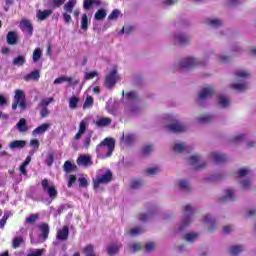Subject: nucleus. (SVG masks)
Segmentation results:
<instances>
[{"label":"nucleus","mask_w":256,"mask_h":256,"mask_svg":"<svg viewBox=\"0 0 256 256\" xmlns=\"http://www.w3.org/2000/svg\"><path fill=\"white\" fill-rule=\"evenodd\" d=\"M75 5H77V0H69L64 5V12L65 13H73V9H75Z\"/></svg>","instance_id":"obj_27"},{"label":"nucleus","mask_w":256,"mask_h":256,"mask_svg":"<svg viewBox=\"0 0 256 256\" xmlns=\"http://www.w3.org/2000/svg\"><path fill=\"white\" fill-rule=\"evenodd\" d=\"M119 253V245L112 243L107 247V254L110 256L117 255Z\"/></svg>","instance_id":"obj_29"},{"label":"nucleus","mask_w":256,"mask_h":256,"mask_svg":"<svg viewBox=\"0 0 256 256\" xmlns=\"http://www.w3.org/2000/svg\"><path fill=\"white\" fill-rule=\"evenodd\" d=\"M85 131H87V123H85V121H81L79 124L78 132L83 134Z\"/></svg>","instance_id":"obj_58"},{"label":"nucleus","mask_w":256,"mask_h":256,"mask_svg":"<svg viewBox=\"0 0 256 256\" xmlns=\"http://www.w3.org/2000/svg\"><path fill=\"white\" fill-rule=\"evenodd\" d=\"M9 217H11V212H4L3 217L0 219V229H5V225H7V219H9Z\"/></svg>","instance_id":"obj_37"},{"label":"nucleus","mask_w":256,"mask_h":256,"mask_svg":"<svg viewBox=\"0 0 256 256\" xmlns=\"http://www.w3.org/2000/svg\"><path fill=\"white\" fill-rule=\"evenodd\" d=\"M56 239L58 241H67L69 239V226H63L61 230H58Z\"/></svg>","instance_id":"obj_13"},{"label":"nucleus","mask_w":256,"mask_h":256,"mask_svg":"<svg viewBox=\"0 0 256 256\" xmlns=\"http://www.w3.org/2000/svg\"><path fill=\"white\" fill-rule=\"evenodd\" d=\"M112 179H113V173H111V170H108L102 176L96 177V179L93 181V187L94 189H99V186L101 184L111 183Z\"/></svg>","instance_id":"obj_5"},{"label":"nucleus","mask_w":256,"mask_h":256,"mask_svg":"<svg viewBox=\"0 0 256 256\" xmlns=\"http://www.w3.org/2000/svg\"><path fill=\"white\" fill-rule=\"evenodd\" d=\"M40 235L39 239H42V241H47L49 239V224L47 223H41L38 226Z\"/></svg>","instance_id":"obj_11"},{"label":"nucleus","mask_w":256,"mask_h":256,"mask_svg":"<svg viewBox=\"0 0 256 256\" xmlns=\"http://www.w3.org/2000/svg\"><path fill=\"white\" fill-rule=\"evenodd\" d=\"M218 104L222 107H229V99H227L226 97H220L218 99Z\"/></svg>","instance_id":"obj_52"},{"label":"nucleus","mask_w":256,"mask_h":256,"mask_svg":"<svg viewBox=\"0 0 256 256\" xmlns=\"http://www.w3.org/2000/svg\"><path fill=\"white\" fill-rule=\"evenodd\" d=\"M151 151H153V146L148 145L145 146L144 148H142L141 154L145 156L149 155L151 153Z\"/></svg>","instance_id":"obj_54"},{"label":"nucleus","mask_w":256,"mask_h":256,"mask_svg":"<svg viewBox=\"0 0 256 256\" xmlns=\"http://www.w3.org/2000/svg\"><path fill=\"white\" fill-rule=\"evenodd\" d=\"M185 213L187 214V217L182 221V225L180 226L179 230L182 231V229H185L187 225L191 223V217H193V209L191 208V205L185 206Z\"/></svg>","instance_id":"obj_10"},{"label":"nucleus","mask_w":256,"mask_h":256,"mask_svg":"<svg viewBox=\"0 0 256 256\" xmlns=\"http://www.w3.org/2000/svg\"><path fill=\"white\" fill-rule=\"evenodd\" d=\"M178 186H179L180 189H183L184 191H187V193L191 192V187H189V182H187V180L178 181Z\"/></svg>","instance_id":"obj_38"},{"label":"nucleus","mask_w":256,"mask_h":256,"mask_svg":"<svg viewBox=\"0 0 256 256\" xmlns=\"http://www.w3.org/2000/svg\"><path fill=\"white\" fill-rule=\"evenodd\" d=\"M23 243H25V239H23V236H16L12 240V248L19 249V247H21Z\"/></svg>","instance_id":"obj_26"},{"label":"nucleus","mask_w":256,"mask_h":256,"mask_svg":"<svg viewBox=\"0 0 256 256\" xmlns=\"http://www.w3.org/2000/svg\"><path fill=\"white\" fill-rule=\"evenodd\" d=\"M249 169L248 168H242L238 171L239 177H245L246 175H249Z\"/></svg>","instance_id":"obj_62"},{"label":"nucleus","mask_w":256,"mask_h":256,"mask_svg":"<svg viewBox=\"0 0 256 256\" xmlns=\"http://www.w3.org/2000/svg\"><path fill=\"white\" fill-rule=\"evenodd\" d=\"M55 163V155L53 153H49L47 158H46V165L48 167H51Z\"/></svg>","instance_id":"obj_49"},{"label":"nucleus","mask_w":256,"mask_h":256,"mask_svg":"<svg viewBox=\"0 0 256 256\" xmlns=\"http://www.w3.org/2000/svg\"><path fill=\"white\" fill-rule=\"evenodd\" d=\"M139 92L137 90H129L126 92V97H138Z\"/></svg>","instance_id":"obj_64"},{"label":"nucleus","mask_w":256,"mask_h":256,"mask_svg":"<svg viewBox=\"0 0 256 256\" xmlns=\"http://www.w3.org/2000/svg\"><path fill=\"white\" fill-rule=\"evenodd\" d=\"M115 151V139L114 138H105L96 146V153L100 157L104 155L105 158L111 157Z\"/></svg>","instance_id":"obj_1"},{"label":"nucleus","mask_w":256,"mask_h":256,"mask_svg":"<svg viewBox=\"0 0 256 256\" xmlns=\"http://www.w3.org/2000/svg\"><path fill=\"white\" fill-rule=\"evenodd\" d=\"M41 185H42L43 191H46V193L52 199V201L57 199V195H58L57 188H55L54 185L49 186V179L44 178L41 181Z\"/></svg>","instance_id":"obj_6"},{"label":"nucleus","mask_w":256,"mask_h":256,"mask_svg":"<svg viewBox=\"0 0 256 256\" xmlns=\"http://www.w3.org/2000/svg\"><path fill=\"white\" fill-rule=\"evenodd\" d=\"M190 165H197L199 163V156L193 155L188 158Z\"/></svg>","instance_id":"obj_56"},{"label":"nucleus","mask_w":256,"mask_h":256,"mask_svg":"<svg viewBox=\"0 0 256 256\" xmlns=\"http://www.w3.org/2000/svg\"><path fill=\"white\" fill-rule=\"evenodd\" d=\"M172 150L175 153H183V151H185V144L183 143L174 144L172 147Z\"/></svg>","instance_id":"obj_43"},{"label":"nucleus","mask_w":256,"mask_h":256,"mask_svg":"<svg viewBox=\"0 0 256 256\" xmlns=\"http://www.w3.org/2000/svg\"><path fill=\"white\" fill-rule=\"evenodd\" d=\"M27 145V141L25 140H14L9 143L10 149H23Z\"/></svg>","instance_id":"obj_19"},{"label":"nucleus","mask_w":256,"mask_h":256,"mask_svg":"<svg viewBox=\"0 0 256 256\" xmlns=\"http://www.w3.org/2000/svg\"><path fill=\"white\" fill-rule=\"evenodd\" d=\"M6 41L8 45H15L17 43V33L9 32L6 36Z\"/></svg>","instance_id":"obj_31"},{"label":"nucleus","mask_w":256,"mask_h":256,"mask_svg":"<svg viewBox=\"0 0 256 256\" xmlns=\"http://www.w3.org/2000/svg\"><path fill=\"white\" fill-rule=\"evenodd\" d=\"M117 81H119V74H117V67H113L107 74L104 85L107 89H111L112 87H115Z\"/></svg>","instance_id":"obj_3"},{"label":"nucleus","mask_w":256,"mask_h":256,"mask_svg":"<svg viewBox=\"0 0 256 256\" xmlns=\"http://www.w3.org/2000/svg\"><path fill=\"white\" fill-rule=\"evenodd\" d=\"M67 81H70L69 77L61 76L54 80V85H61Z\"/></svg>","instance_id":"obj_48"},{"label":"nucleus","mask_w":256,"mask_h":256,"mask_svg":"<svg viewBox=\"0 0 256 256\" xmlns=\"http://www.w3.org/2000/svg\"><path fill=\"white\" fill-rule=\"evenodd\" d=\"M145 173L147 175H155L156 173H159V167H152V168H147L145 170Z\"/></svg>","instance_id":"obj_55"},{"label":"nucleus","mask_w":256,"mask_h":256,"mask_svg":"<svg viewBox=\"0 0 256 256\" xmlns=\"http://www.w3.org/2000/svg\"><path fill=\"white\" fill-rule=\"evenodd\" d=\"M78 103H79V98L71 97L70 100H69L70 109H77Z\"/></svg>","instance_id":"obj_47"},{"label":"nucleus","mask_w":256,"mask_h":256,"mask_svg":"<svg viewBox=\"0 0 256 256\" xmlns=\"http://www.w3.org/2000/svg\"><path fill=\"white\" fill-rule=\"evenodd\" d=\"M16 127L20 133H26V131L29 129L27 127V120L25 118H21L16 124Z\"/></svg>","instance_id":"obj_22"},{"label":"nucleus","mask_w":256,"mask_h":256,"mask_svg":"<svg viewBox=\"0 0 256 256\" xmlns=\"http://www.w3.org/2000/svg\"><path fill=\"white\" fill-rule=\"evenodd\" d=\"M54 99L53 98H46L41 100V102L39 103V107H44L47 109V107H49V105H51V103H53Z\"/></svg>","instance_id":"obj_45"},{"label":"nucleus","mask_w":256,"mask_h":256,"mask_svg":"<svg viewBox=\"0 0 256 256\" xmlns=\"http://www.w3.org/2000/svg\"><path fill=\"white\" fill-rule=\"evenodd\" d=\"M39 219V214H30L28 218H26V223H28V225H33L37 222V220Z\"/></svg>","instance_id":"obj_40"},{"label":"nucleus","mask_w":256,"mask_h":256,"mask_svg":"<svg viewBox=\"0 0 256 256\" xmlns=\"http://www.w3.org/2000/svg\"><path fill=\"white\" fill-rule=\"evenodd\" d=\"M63 170L65 171V173H73V171H77V166L75 163L67 160L64 162Z\"/></svg>","instance_id":"obj_20"},{"label":"nucleus","mask_w":256,"mask_h":256,"mask_svg":"<svg viewBox=\"0 0 256 256\" xmlns=\"http://www.w3.org/2000/svg\"><path fill=\"white\" fill-rule=\"evenodd\" d=\"M143 185V180L138 179L131 182L130 187L131 189H139Z\"/></svg>","instance_id":"obj_50"},{"label":"nucleus","mask_w":256,"mask_h":256,"mask_svg":"<svg viewBox=\"0 0 256 256\" xmlns=\"http://www.w3.org/2000/svg\"><path fill=\"white\" fill-rule=\"evenodd\" d=\"M235 76L238 77V79H247L251 77V72L245 69H238L235 71Z\"/></svg>","instance_id":"obj_21"},{"label":"nucleus","mask_w":256,"mask_h":256,"mask_svg":"<svg viewBox=\"0 0 256 256\" xmlns=\"http://www.w3.org/2000/svg\"><path fill=\"white\" fill-rule=\"evenodd\" d=\"M40 116L42 117V119H45V117H49V110L45 107H41Z\"/></svg>","instance_id":"obj_61"},{"label":"nucleus","mask_w":256,"mask_h":256,"mask_svg":"<svg viewBox=\"0 0 256 256\" xmlns=\"http://www.w3.org/2000/svg\"><path fill=\"white\" fill-rule=\"evenodd\" d=\"M227 199H230V201H235V195L233 194V190L227 189L226 196L220 198V201L222 203H225V201H227Z\"/></svg>","instance_id":"obj_34"},{"label":"nucleus","mask_w":256,"mask_h":256,"mask_svg":"<svg viewBox=\"0 0 256 256\" xmlns=\"http://www.w3.org/2000/svg\"><path fill=\"white\" fill-rule=\"evenodd\" d=\"M211 157L213 161L216 162L217 164L225 163L227 161V155L221 154L219 152H212Z\"/></svg>","instance_id":"obj_15"},{"label":"nucleus","mask_w":256,"mask_h":256,"mask_svg":"<svg viewBox=\"0 0 256 256\" xmlns=\"http://www.w3.org/2000/svg\"><path fill=\"white\" fill-rule=\"evenodd\" d=\"M52 13V10H37L36 18L38 21H45Z\"/></svg>","instance_id":"obj_16"},{"label":"nucleus","mask_w":256,"mask_h":256,"mask_svg":"<svg viewBox=\"0 0 256 256\" xmlns=\"http://www.w3.org/2000/svg\"><path fill=\"white\" fill-rule=\"evenodd\" d=\"M197 237H199V234H197V233H187L184 236V239H185V241L193 242V241H195V239H197Z\"/></svg>","instance_id":"obj_46"},{"label":"nucleus","mask_w":256,"mask_h":256,"mask_svg":"<svg viewBox=\"0 0 256 256\" xmlns=\"http://www.w3.org/2000/svg\"><path fill=\"white\" fill-rule=\"evenodd\" d=\"M42 56H43V50H41V48H36L32 55V59L34 63H37Z\"/></svg>","instance_id":"obj_36"},{"label":"nucleus","mask_w":256,"mask_h":256,"mask_svg":"<svg viewBox=\"0 0 256 256\" xmlns=\"http://www.w3.org/2000/svg\"><path fill=\"white\" fill-rule=\"evenodd\" d=\"M112 121L113 120L111 118L102 117L96 121V125L97 127H107L111 125Z\"/></svg>","instance_id":"obj_25"},{"label":"nucleus","mask_w":256,"mask_h":256,"mask_svg":"<svg viewBox=\"0 0 256 256\" xmlns=\"http://www.w3.org/2000/svg\"><path fill=\"white\" fill-rule=\"evenodd\" d=\"M121 141H124L125 145H133V143L135 142V135L133 134H128L122 135Z\"/></svg>","instance_id":"obj_32"},{"label":"nucleus","mask_w":256,"mask_h":256,"mask_svg":"<svg viewBox=\"0 0 256 256\" xmlns=\"http://www.w3.org/2000/svg\"><path fill=\"white\" fill-rule=\"evenodd\" d=\"M62 17H63V19H64V22H65L67 25H69V23H71V21H72L71 13H69V12H63V13H62Z\"/></svg>","instance_id":"obj_53"},{"label":"nucleus","mask_w":256,"mask_h":256,"mask_svg":"<svg viewBox=\"0 0 256 256\" xmlns=\"http://www.w3.org/2000/svg\"><path fill=\"white\" fill-rule=\"evenodd\" d=\"M203 222L208 223V225H210L209 231H211V233H213V231H215V229H216L215 223H217V220H215V218H212L211 215L207 214L204 217Z\"/></svg>","instance_id":"obj_18"},{"label":"nucleus","mask_w":256,"mask_h":256,"mask_svg":"<svg viewBox=\"0 0 256 256\" xmlns=\"http://www.w3.org/2000/svg\"><path fill=\"white\" fill-rule=\"evenodd\" d=\"M239 253H243V246L234 245L230 247V254H232L233 256H238Z\"/></svg>","instance_id":"obj_35"},{"label":"nucleus","mask_w":256,"mask_h":256,"mask_svg":"<svg viewBox=\"0 0 256 256\" xmlns=\"http://www.w3.org/2000/svg\"><path fill=\"white\" fill-rule=\"evenodd\" d=\"M39 77H41L39 70H34L30 74L24 76V81H38Z\"/></svg>","instance_id":"obj_24"},{"label":"nucleus","mask_w":256,"mask_h":256,"mask_svg":"<svg viewBox=\"0 0 256 256\" xmlns=\"http://www.w3.org/2000/svg\"><path fill=\"white\" fill-rule=\"evenodd\" d=\"M93 5V0H84L83 7L86 11H89Z\"/></svg>","instance_id":"obj_60"},{"label":"nucleus","mask_w":256,"mask_h":256,"mask_svg":"<svg viewBox=\"0 0 256 256\" xmlns=\"http://www.w3.org/2000/svg\"><path fill=\"white\" fill-rule=\"evenodd\" d=\"M26 61L27 59L25 58V56L20 55L13 59L12 64L16 67H22V65H25Z\"/></svg>","instance_id":"obj_30"},{"label":"nucleus","mask_w":256,"mask_h":256,"mask_svg":"<svg viewBox=\"0 0 256 256\" xmlns=\"http://www.w3.org/2000/svg\"><path fill=\"white\" fill-rule=\"evenodd\" d=\"M89 25V18H87V14L82 15V20H81V29L83 31H87Z\"/></svg>","instance_id":"obj_41"},{"label":"nucleus","mask_w":256,"mask_h":256,"mask_svg":"<svg viewBox=\"0 0 256 256\" xmlns=\"http://www.w3.org/2000/svg\"><path fill=\"white\" fill-rule=\"evenodd\" d=\"M90 107H93V97H87L83 105V109H90Z\"/></svg>","instance_id":"obj_51"},{"label":"nucleus","mask_w":256,"mask_h":256,"mask_svg":"<svg viewBox=\"0 0 256 256\" xmlns=\"http://www.w3.org/2000/svg\"><path fill=\"white\" fill-rule=\"evenodd\" d=\"M51 127L49 123H43L42 125L38 126L33 130V135H43V133H46L47 130Z\"/></svg>","instance_id":"obj_17"},{"label":"nucleus","mask_w":256,"mask_h":256,"mask_svg":"<svg viewBox=\"0 0 256 256\" xmlns=\"http://www.w3.org/2000/svg\"><path fill=\"white\" fill-rule=\"evenodd\" d=\"M230 87L231 89H234V91H245V89H247V82H234Z\"/></svg>","instance_id":"obj_28"},{"label":"nucleus","mask_w":256,"mask_h":256,"mask_svg":"<svg viewBox=\"0 0 256 256\" xmlns=\"http://www.w3.org/2000/svg\"><path fill=\"white\" fill-rule=\"evenodd\" d=\"M83 253L85 256H97L95 255V248L91 244L85 246Z\"/></svg>","instance_id":"obj_33"},{"label":"nucleus","mask_w":256,"mask_h":256,"mask_svg":"<svg viewBox=\"0 0 256 256\" xmlns=\"http://www.w3.org/2000/svg\"><path fill=\"white\" fill-rule=\"evenodd\" d=\"M205 23L209 25V27H221V25H223V21L217 18H208Z\"/></svg>","instance_id":"obj_23"},{"label":"nucleus","mask_w":256,"mask_h":256,"mask_svg":"<svg viewBox=\"0 0 256 256\" xmlns=\"http://www.w3.org/2000/svg\"><path fill=\"white\" fill-rule=\"evenodd\" d=\"M77 165H83L84 167H91L93 165V160L89 155H80L77 158Z\"/></svg>","instance_id":"obj_12"},{"label":"nucleus","mask_w":256,"mask_h":256,"mask_svg":"<svg viewBox=\"0 0 256 256\" xmlns=\"http://www.w3.org/2000/svg\"><path fill=\"white\" fill-rule=\"evenodd\" d=\"M217 95V88L213 85L204 86L199 91V97H213Z\"/></svg>","instance_id":"obj_8"},{"label":"nucleus","mask_w":256,"mask_h":256,"mask_svg":"<svg viewBox=\"0 0 256 256\" xmlns=\"http://www.w3.org/2000/svg\"><path fill=\"white\" fill-rule=\"evenodd\" d=\"M105 17H107V12L103 9H100L96 12L94 19H96V21H101L105 19Z\"/></svg>","instance_id":"obj_39"},{"label":"nucleus","mask_w":256,"mask_h":256,"mask_svg":"<svg viewBox=\"0 0 256 256\" xmlns=\"http://www.w3.org/2000/svg\"><path fill=\"white\" fill-rule=\"evenodd\" d=\"M166 129L171 133H184V131H187V127L183 123L173 118L170 119V124L166 126Z\"/></svg>","instance_id":"obj_4"},{"label":"nucleus","mask_w":256,"mask_h":256,"mask_svg":"<svg viewBox=\"0 0 256 256\" xmlns=\"http://www.w3.org/2000/svg\"><path fill=\"white\" fill-rule=\"evenodd\" d=\"M120 14L121 12L119 10H113L112 13L108 16V19L115 20L119 17Z\"/></svg>","instance_id":"obj_57"},{"label":"nucleus","mask_w":256,"mask_h":256,"mask_svg":"<svg viewBox=\"0 0 256 256\" xmlns=\"http://www.w3.org/2000/svg\"><path fill=\"white\" fill-rule=\"evenodd\" d=\"M20 29L28 35H33V25L29 20H22L20 23Z\"/></svg>","instance_id":"obj_14"},{"label":"nucleus","mask_w":256,"mask_h":256,"mask_svg":"<svg viewBox=\"0 0 256 256\" xmlns=\"http://www.w3.org/2000/svg\"><path fill=\"white\" fill-rule=\"evenodd\" d=\"M99 91V86H92L88 89L87 93H93L94 95H97Z\"/></svg>","instance_id":"obj_63"},{"label":"nucleus","mask_w":256,"mask_h":256,"mask_svg":"<svg viewBox=\"0 0 256 256\" xmlns=\"http://www.w3.org/2000/svg\"><path fill=\"white\" fill-rule=\"evenodd\" d=\"M197 121H198V123H202V124L211 123V121H213V116L205 115V116L198 118Z\"/></svg>","instance_id":"obj_44"},{"label":"nucleus","mask_w":256,"mask_h":256,"mask_svg":"<svg viewBox=\"0 0 256 256\" xmlns=\"http://www.w3.org/2000/svg\"><path fill=\"white\" fill-rule=\"evenodd\" d=\"M43 249H36L31 253H28L27 256H43Z\"/></svg>","instance_id":"obj_59"},{"label":"nucleus","mask_w":256,"mask_h":256,"mask_svg":"<svg viewBox=\"0 0 256 256\" xmlns=\"http://www.w3.org/2000/svg\"><path fill=\"white\" fill-rule=\"evenodd\" d=\"M172 39L177 45H189L191 43V37L181 32L174 33Z\"/></svg>","instance_id":"obj_7"},{"label":"nucleus","mask_w":256,"mask_h":256,"mask_svg":"<svg viewBox=\"0 0 256 256\" xmlns=\"http://www.w3.org/2000/svg\"><path fill=\"white\" fill-rule=\"evenodd\" d=\"M199 65H203V63L201 61H199V59L190 56L187 58L182 59L179 64L178 67L180 69H193V67H199Z\"/></svg>","instance_id":"obj_2"},{"label":"nucleus","mask_w":256,"mask_h":256,"mask_svg":"<svg viewBox=\"0 0 256 256\" xmlns=\"http://www.w3.org/2000/svg\"><path fill=\"white\" fill-rule=\"evenodd\" d=\"M17 107H19L22 111H25L27 109V101L24 97H15L14 101L12 103V110H17Z\"/></svg>","instance_id":"obj_9"},{"label":"nucleus","mask_w":256,"mask_h":256,"mask_svg":"<svg viewBox=\"0 0 256 256\" xmlns=\"http://www.w3.org/2000/svg\"><path fill=\"white\" fill-rule=\"evenodd\" d=\"M95 77H99V72L97 71H90V72H86L84 75V79L86 81H89L91 79H95Z\"/></svg>","instance_id":"obj_42"}]
</instances>
